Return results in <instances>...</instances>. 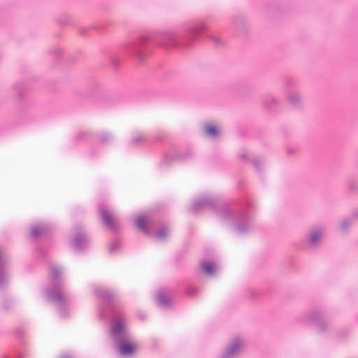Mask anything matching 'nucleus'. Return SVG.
<instances>
[{"instance_id":"obj_1","label":"nucleus","mask_w":358,"mask_h":358,"mask_svg":"<svg viewBox=\"0 0 358 358\" xmlns=\"http://www.w3.org/2000/svg\"><path fill=\"white\" fill-rule=\"evenodd\" d=\"M207 29L206 23L196 21L184 24L178 29H167L150 32L123 44L119 49L103 52L110 65L117 69L121 63V54H126L143 64L151 50V46H158L165 50H186L193 47L194 42Z\"/></svg>"},{"instance_id":"obj_47","label":"nucleus","mask_w":358,"mask_h":358,"mask_svg":"<svg viewBox=\"0 0 358 358\" xmlns=\"http://www.w3.org/2000/svg\"><path fill=\"white\" fill-rule=\"evenodd\" d=\"M90 154H91V155H92V157L95 156V153H94V149H92V150H90Z\"/></svg>"},{"instance_id":"obj_40","label":"nucleus","mask_w":358,"mask_h":358,"mask_svg":"<svg viewBox=\"0 0 358 358\" xmlns=\"http://www.w3.org/2000/svg\"><path fill=\"white\" fill-rule=\"evenodd\" d=\"M211 38L217 47H221L223 45V42L217 37H212Z\"/></svg>"},{"instance_id":"obj_22","label":"nucleus","mask_w":358,"mask_h":358,"mask_svg":"<svg viewBox=\"0 0 358 358\" xmlns=\"http://www.w3.org/2000/svg\"><path fill=\"white\" fill-rule=\"evenodd\" d=\"M122 238L119 236H115L112 242L108 245L109 254H113L121 246Z\"/></svg>"},{"instance_id":"obj_38","label":"nucleus","mask_w":358,"mask_h":358,"mask_svg":"<svg viewBox=\"0 0 358 358\" xmlns=\"http://www.w3.org/2000/svg\"><path fill=\"white\" fill-rule=\"evenodd\" d=\"M13 334L15 336L19 338H21L24 334V330L22 328H16L13 331Z\"/></svg>"},{"instance_id":"obj_32","label":"nucleus","mask_w":358,"mask_h":358,"mask_svg":"<svg viewBox=\"0 0 358 358\" xmlns=\"http://www.w3.org/2000/svg\"><path fill=\"white\" fill-rule=\"evenodd\" d=\"M141 142L149 143V140L145 136L139 135L131 140L130 145L131 146H137Z\"/></svg>"},{"instance_id":"obj_25","label":"nucleus","mask_w":358,"mask_h":358,"mask_svg":"<svg viewBox=\"0 0 358 358\" xmlns=\"http://www.w3.org/2000/svg\"><path fill=\"white\" fill-rule=\"evenodd\" d=\"M91 29L96 30L97 31H102L103 30V27L99 25H92L88 27H81L78 29V32L80 34L87 36L89 35V31Z\"/></svg>"},{"instance_id":"obj_11","label":"nucleus","mask_w":358,"mask_h":358,"mask_svg":"<svg viewBox=\"0 0 358 358\" xmlns=\"http://www.w3.org/2000/svg\"><path fill=\"white\" fill-rule=\"evenodd\" d=\"M231 30L235 34L239 36H246L248 27L243 16L231 17Z\"/></svg>"},{"instance_id":"obj_51","label":"nucleus","mask_w":358,"mask_h":358,"mask_svg":"<svg viewBox=\"0 0 358 358\" xmlns=\"http://www.w3.org/2000/svg\"><path fill=\"white\" fill-rule=\"evenodd\" d=\"M5 358H8V357H5Z\"/></svg>"},{"instance_id":"obj_5","label":"nucleus","mask_w":358,"mask_h":358,"mask_svg":"<svg viewBox=\"0 0 358 358\" xmlns=\"http://www.w3.org/2000/svg\"><path fill=\"white\" fill-rule=\"evenodd\" d=\"M301 320L314 325L320 335L325 336L331 330V325L326 313L317 309L306 313Z\"/></svg>"},{"instance_id":"obj_29","label":"nucleus","mask_w":358,"mask_h":358,"mask_svg":"<svg viewBox=\"0 0 358 358\" xmlns=\"http://www.w3.org/2000/svg\"><path fill=\"white\" fill-rule=\"evenodd\" d=\"M352 224H353L352 221H351L348 217L346 218H344L341 221L340 230L342 232H346L348 231L350 225H352Z\"/></svg>"},{"instance_id":"obj_46","label":"nucleus","mask_w":358,"mask_h":358,"mask_svg":"<svg viewBox=\"0 0 358 358\" xmlns=\"http://www.w3.org/2000/svg\"><path fill=\"white\" fill-rule=\"evenodd\" d=\"M182 255H184L183 252H179L178 255H177V259H178L179 258H180V257H182Z\"/></svg>"},{"instance_id":"obj_2","label":"nucleus","mask_w":358,"mask_h":358,"mask_svg":"<svg viewBox=\"0 0 358 358\" xmlns=\"http://www.w3.org/2000/svg\"><path fill=\"white\" fill-rule=\"evenodd\" d=\"M206 208L210 209L221 220L231 222L235 231L238 234H245L253 227L255 206L249 198L245 200L241 208L232 209L231 204L220 203L217 197L205 196L193 202L191 210L197 213Z\"/></svg>"},{"instance_id":"obj_42","label":"nucleus","mask_w":358,"mask_h":358,"mask_svg":"<svg viewBox=\"0 0 358 358\" xmlns=\"http://www.w3.org/2000/svg\"><path fill=\"white\" fill-rule=\"evenodd\" d=\"M238 157L241 158L243 160H245V161H250V160H251V159L249 158V157L247 155V153H242V154L238 155Z\"/></svg>"},{"instance_id":"obj_23","label":"nucleus","mask_w":358,"mask_h":358,"mask_svg":"<svg viewBox=\"0 0 358 358\" xmlns=\"http://www.w3.org/2000/svg\"><path fill=\"white\" fill-rule=\"evenodd\" d=\"M263 295L262 292L248 288L244 291V296L252 301L257 299L259 297Z\"/></svg>"},{"instance_id":"obj_6","label":"nucleus","mask_w":358,"mask_h":358,"mask_svg":"<svg viewBox=\"0 0 358 358\" xmlns=\"http://www.w3.org/2000/svg\"><path fill=\"white\" fill-rule=\"evenodd\" d=\"M194 156L191 148H186L183 151H178L176 145H172L169 150L165 152L162 155V159L159 164V167L169 166L175 162H186L191 159Z\"/></svg>"},{"instance_id":"obj_13","label":"nucleus","mask_w":358,"mask_h":358,"mask_svg":"<svg viewBox=\"0 0 358 358\" xmlns=\"http://www.w3.org/2000/svg\"><path fill=\"white\" fill-rule=\"evenodd\" d=\"M153 224L154 220L148 219V217L143 215H138L136 219V226L146 234H151L149 226H152Z\"/></svg>"},{"instance_id":"obj_35","label":"nucleus","mask_w":358,"mask_h":358,"mask_svg":"<svg viewBox=\"0 0 358 358\" xmlns=\"http://www.w3.org/2000/svg\"><path fill=\"white\" fill-rule=\"evenodd\" d=\"M349 219L355 223L358 219V208L353 210L352 213L348 216Z\"/></svg>"},{"instance_id":"obj_26","label":"nucleus","mask_w":358,"mask_h":358,"mask_svg":"<svg viewBox=\"0 0 358 358\" xmlns=\"http://www.w3.org/2000/svg\"><path fill=\"white\" fill-rule=\"evenodd\" d=\"M250 162L253 164L255 171L259 174H262L263 173V169H262L263 159H262V158L260 157H255L251 159Z\"/></svg>"},{"instance_id":"obj_44","label":"nucleus","mask_w":358,"mask_h":358,"mask_svg":"<svg viewBox=\"0 0 358 358\" xmlns=\"http://www.w3.org/2000/svg\"><path fill=\"white\" fill-rule=\"evenodd\" d=\"M59 358H73L72 356H71L69 354H62L61 355Z\"/></svg>"},{"instance_id":"obj_50","label":"nucleus","mask_w":358,"mask_h":358,"mask_svg":"<svg viewBox=\"0 0 358 358\" xmlns=\"http://www.w3.org/2000/svg\"><path fill=\"white\" fill-rule=\"evenodd\" d=\"M17 358H22V355H18Z\"/></svg>"},{"instance_id":"obj_18","label":"nucleus","mask_w":358,"mask_h":358,"mask_svg":"<svg viewBox=\"0 0 358 358\" xmlns=\"http://www.w3.org/2000/svg\"><path fill=\"white\" fill-rule=\"evenodd\" d=\"M288 101L294 108H299L301 106L302 97L297 92H290L288 94Z\"/></svg>"},{"instance_id":"obj_48","label":"nucleus","mask_w":358,"mask_h":358,"mask_svg":"<svg viewBox=\"0 0 358 358\" xmlns=\"http://www.w3.org/2000/svg\"><path fill=\"white\" fill-rule=\"evenodd\" d=\"M292 83V80H288L287 82V84L288 85H291Z\"/></svg>"},{"instance_id":"obj_36","label":"nucleus","mask_w":358,"mask_h":358,"mask_svg":"<svg viewBox=\"0 0 358 358\" xmlns=\"http://www.w3.org/2000/svg\"><path fill=\"white\" fill-rule=\"evenodd\" d=\"M165 138H166V134L164 132L160 131L154 137L153 141L155 143H158V142L162 141Z\"/></svg>"},{"instance_id":"obj_20","label":"nucleus","mask_w":358,"mask_h":358,"mask_svg":"<svg viewBox=\"0 0 358 358\" xmlns=\"http://www.w3.org/2000/svg\"><path fill=\"white\" fill-rule=\"evenodd\" d=\"M205 134L210 138H217L220 136L218 128L213 124L205 123L203 127Z\"/></svg>"},{"instance_id":"obj_4","label":"nucleus","mask_w":358,"mask_h":358,"mask_svg":"<svg viewBox=\"0 0 358 358\" xmlns=\"http://www.w3.org/2000/svg\"><path fill=\"white\" fill-rule=\"evenodd\" d=\"M51 285L47 289V296L57 306V310L60 317H69L68 299L62 294L64 289V282L60 278V270L59 268H52L49 273Z\"/></svg>"},{"instance_id":"obj_24","label":"nucleus","mask_w":358,"mask_h":358,"mask_svg":"<svg viewBox=\"0 0 358 358\" xmlns=\"http://www.w3.org/2000/svg\"><path fill=\"white\" fill-rule=\"evenodd\" d=\"M99 142L101 144H105L110 143L114 139V136L112 133L108 131H103L99 135Z\"/></svg>"},{"instance_id":"obj_10","label":"nucleus","mask_w":358,"mask_h":358,"mask_svg":"<svg viewBox=\"0 0 358 358\" xmlns=\"http://www.w3.org/2000/svg\"><path fill=\"white\" fill-rule=\"evenodd\" d=\"M242 348V341L239 338H234L226 349L220 354L218 358H235Z\"/></svg>"},{"instance_id":"obj_41","label":"nucleus","mask_w":358,"mask_h":358,"mask_svg":"<svg viewBox=\"0 0 358 358\" xmlns=\"http://www.w3.org/2000/svg\"><path fill=\"white\" fill-rule=\"evenodd\" d=\"M58 22L62 27L66 26V25L69 24V23H70L69 18L66 17V19H64V20H59Z\"/></svg>"},{"instance_id":"obj_28","label":"nucleus","mask_w":358,"mask_h":358,"mask_svg":"<svg viewBox=\"0 0 358 358\" xmlns=\"http://www.w3.org/2000/svg\"><path fill=\"white\" fill-rule=\"evenodd\" d=\"M5 266L2 264L0 265V289H3L6 286L7 275L4 271Z\"/></svg>"},{"instance_id":"obj_12","label":"nucleus","mask_w":358,"mask_h":358,"mask_svg":"<svg viewBox=\"0 0 358 358\" xmlns=\"http://www.w3.org/2000/svg\"><path fill=\"white\" fill-rule=\"evenodd\" d=\"M51 235V229L46 224H40L32 227L31 231V236L36 240L40 236L49 237Z\"/></svg>"},{"instance_id":"obj_37","label":"nucleus","mask_w":358,"mask_h":358,"mask_svg":"<svg viewBox=\"0 0 358 358\" xmlns=\"http://www.w3.org/2000/svg\"><path fill=\"white\" fill-rule=\"evenodd\" d=\"M12 304L11 301L6 300L2 303L1 308L5 310H8L11 308Z\"/></svg>"},{"instance_id":"obj_9","label":"nucleus","mask_w":358,"mask_h":358,"mask_svg":"<svg viewBox=\"0 0 358 358\" xmlns=\"http://www.w3.org/2000/svg\"><path fill=\"white\" fill-rule=\"evenodd\" d=\"M99 213L103 224L110 231L117 233L120 229V225L113 218L111 213H110L103 204L99 203Z\"/></svg>"},{"instance_id":"obj_30","label":"nucleus","mask_w":358,"mask_h":358,"mask_svg":"<svg viewBox=\"0 0 358 358\" xmlns=\"http://www.w3.org/2000/svg\"><path fill=\"white\" fill-rule=\"evenodd\" d=\"M169 235L167 228L166 227H160L157 231L155 236L160 241L164 240Z\"/></svg>"},{"instance_id":"obj_19","label":"nucleus","mask_w":358,"mask_h":358,"mask_svg":"<svg viewBox=\"0 0 358 358\" xmlns=\"http://www.w3.org/2000/svg\"><path fill=\"white\" fill-rule=\"evenodd\" d=\"M278 104V100L271 95L267 96L264 101V107L269 112H275Z\"/></svg>"},{"instance_id":"obj_31","label":"nucleus","mask_w":358,"mask_h":358,"mask_svg":"<svg viewBox=\"0 0 358 358\" xmlns=\"http://www.w3.org/2000/svg\"><path fill=\"white\" fill-rule=\"evenodd\" d=\"M101 88V85L99 82L96 79H92L90 81L89 83V89L90 92L92 94L95 93L98 90H99Z\"/></svg>"},{"instance_id":"obj_43","label":"nucleus","mask_w":358,"mask_h":358,"mask_svg":"<svg viewBox=\"0 0 358 358\" xmlns=\"http://www.w3.org/2000/svg\"><path fill=\"white\" fill-rule=\"evenodd\" d=\"M196 291L193 288H190L188 289L187 291V294L188 295H191V296H193L194 294H195Z\"/></svg>"},{"instance_id":"obj_21","label":"nucleus","mask_w":358,"mask_h":358,"mask_svg":"<svg viewBox=\"0 0 358 358\" xmlns=\"http://www.w3.org/2000/svg\"><path fill=\"white\" fill-rule=\"evenodd\" d=\"M94 138V136L90 131H80L76 134L74 138L76 142H83L90 141Z\"/></svg>"},{"instance_id":"obj_14","label":"nucleus","mask_w":358,"mask_h":358,"mask_svg":"<svg viewBox=\"0 0 358 358\" xmlns=\"http://www.w3.org/2000/svg\"><path fill=\"white\" fill-rule=\"evenodd\" d=\"M323 236V231L322 227H316L313 229L309 234L308 238V243L312 248H315L318 245Z\"/></svg>"},{"instance_id":"obj_27","label":"nucleus","mask_w":358,"mask_h":358,"mask_svg":"<svg viewBox=\"0 0 358 358\" xmlns=\"http://www.w3.org/2000/svg\"><path fill=\"white\" fill-rule=\"evenodd\" d=\"M50 52L54 55L56 62H59L64 52V50L61 47L55 46L50 50Z\"/></svg>"},{"instance_id":"obj_16","label":"nucleus","mask_w":358,"mask_h":358,"mask_svg":"<svg viewBox=\"0 0 358 358\" xmlns=\"http://www.w3.org/2000/svg\"><path fill=\"white\" fill-rule=\"evenodd\" d=\"M28 87L24 82L16 83L13 87V90L16 92L17 99L19 101L23 100L28 92Z\"/></svg>"},{"instance_id":"obj_33","label":"nucleus","mask_w":358,"mask_h":358,"mask_svg":"<svg viewBox=\"0 0 358 358\" xmlns=\"http://www.w3.org/2000/svg\"><path fill=\"white\" fill-rule=\"evenodd\" d=\"M36 251L41 259H46L48 258V250L45 248L38 247Z\"/></svg>"},{"instance_id":"obj_34","label":"nucleus","mask_w":358,"mask_h":358,"mask_svg":"<svg viewBox=\"0 0 358 358\" xmlns=\"http://www.w3.org/2000/svg\"><path fill=\"white\" fill-rule=\"evenodd\" d=\"M80 55H81V51L78 50L75 55H69V59L66 61V63L69 64H74L76 62L78 57Z\"/></svg>"},{"instance_id":"obj_3","label":"nucleus","mask_w":358,"mask_h":358,"mask_svg":"<svg viewBox=\"0 0 358 358\" xmlns=\"http://www.w3.org/2000/svg\"><path fill=\"white\" fill-rule=\"evenodd\" d=\"M94 291L99 299V318L102 320H110V334L113 341H115L130 336L124 323L122 303L117 294L113 289H106L99 287H95Z\"/></svg>"},{"instance_id":"obj_7","label":"nucleus","mask_w":358,"mask_h":358,"mask_svg":"<svg viewBox=\"0 0 358 358\" xmlns=\"http://www.w3.org/2000/svg\"><path fill=\"white\" fill-rule=\"evenodd\" d=\"M119 355L122 357H132L136 350V345L133 343L131 335L114 341Z\"/></svg>"},{"instance_id":"obj_8","label":"nucleus","mask_w":358,"mask_h":358,"mask_svg":"<svg viewBox=\"0 0 358 358\" xmlns=\"http://www.w3.org/2000/svg\"><path fill=\"white\" fill-rule=\"evenodd\" d=\"M91 238L86 232L79 231L75 234L70 246L73 251L81 252H85L90 248Z\"/></svg>"},{"instance_id":"obj_49","label":"nucleus","mask_w":358,"mask_h":358,"mask_svg":"<svg viewBox=\"0 0 358 358\" xmlns=\"http://www.w3.org/2000/svg\"><path fill=\"white\" fill-rule=\"evenodd\" d=\"M17 113H18L19 114H20V113H22V109H21L20 108H18L17 109Z\"/></svg>"},{"instance_id":"obj_17","label":"nucleus","mask_w":358,"mask_h":358,"mask_svg":"<svg viewBox=\"0 0 358 358\" xmlns=\"http://www.w3.org/2000/svg\"><path fill=\"white\" fill-rule=\"evenodd\" d=\"M200 264L203 271L206 275H213L215 273V271L217 266V264L215 262L201 260Z\"/></svg>"},{"instance_id":"obj_39","label":"nucleus","mask_w":358,"mask_h":358,"mask_svg":"<svg viewBox=\"0 0 358 358\" xmlns=\"http://www.w3.org/2000/svg\"><path fill=\"white\" fill-rule=\"evenodd\" d=\"M348 187L351 191L357 192L358 191V183H357L356 182L351 181L349 183Z\"/></svg>"},{"instance_id":"obj_15","label":"nucleus","mask_w":358,"mask_h":358,"mask_svg":"<svg viewBox=\"0 0 358 358\" xmlns=\"http://www.w3.org/2000/svg\"><path fill=\"white\" fill-rule=\"evenodd\" d=\"M157 305L164 309L172 308L173 302L162 291L156 294Z\"/></svg>"},{"instance_id":"obj_45","label":"nucleus","mask_w":358,"mask_h":358,"mask_svg":"<svg viewBox=\"0 0 358 358\" xmlns=\"http://www.w3.org/2000/svg\"><path fill=\"white\" fill-rule=\"evenodd\" d=\"M287 152L289 155H291L294 153V150L292 148H287Z\"/></svg>"}]
</instances>
